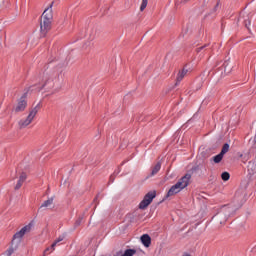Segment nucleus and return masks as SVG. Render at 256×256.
Instances as JSON below:
<instances>
[{"label": "nucleus", "mask_w": 256, "mask_h": 256, "mask_svg": "<svg viewBox=\"0 0 256 256\" xmlns=\"http://www.w3.org/2000/svg\"><path fill=\"white\" fill-rule=\"evenodd\" d=\"M24 181H27V173L22 172L19 176V180H18L16 186L14 187L15 191H19V189H21V187H23Z\"/></svg>", "instance_id": "11"}, {"label": "nucleus", "mask_w": 256, "mask_h": 256, "mask_svg": "<svg viewBox=\"0 0 256 256\" xmlns=\"http://www.w3.org/2000/svg\"><path fill=\"white\" fill-rule=\"evenodd\" d=\"M149 3V0H142L140 11H145L147 9V4Z\"/></svg>", "instance_id": "21"}, {"label": "nucleus", "mask_w": 256, "mask_h": 256, "mask_svg": "<svg viewBox=\"0 0 256 256\" xmlns=\"http://www.w3.org/2000/svg\"><path fill=\"white\" fill-rule=\"evenodd\" d=\"M48 251H51V248H46L43 256H46Z\"/></svg>", "instance_id": "26"}, {"label": "nucleus", "mask_w": 256, "mask_h": 256, "mask_svg": "<svg viewBox=\"0 0 256 256\" xmlns=\"http://www.w3.org/2000/svg\"><path fill=\"white\" fill-rule=\"evenodd\" d=\"M223 157L224 155L220 152L218 155L213 157L214 163H221V161H223Z\"/></svg>", "instance_id": "16"}, {"label": "nucleus", "mask_w": 256, "mask_h": 256, "mask_svg": "<svg viewBox=\"0 0 256 256\" xmlns=\"http://www.w3.org/2000/svg\"><path fill=\"white\" fill-rule=\"evenodd\" d=\"M53 25V2L43 11L40 18V33L45 36L51 31Z\"/></svg>", "instance_id": "1"}, {"label": "nucleus", "mask_w": 256, "mask_h": 256, "mask_svg": "<svg viewBox=\"0 0 256 256\" xmlns=\"http://www.w3.org/2000/svg\"><path fill=\"white\" fill-rule=\"evenodd\" d=\"M161 171V162H158L153 168L152 172L150 173V177L157 175Z\"/></svg>", "instance_id": "15"}, {"label": "nucleus", "mask_w": 256, "mask_h": 256, "mask_svg": "<svg viewBox=\"0 0 256 256\" xmlns=\"http://www.w3.org/2000/svg\"><path fill=\"white\" fill-rule=\"evenodd\" d=\"M254 145H256V136L254 137Z\"/></svg>", "instance_id": "28"}, {"label": "nucleus", "mask_w": 256, "mask_h": 256, "mask_svg": "<svg viewBox=\"0 0 256 256\" xmlns=\"http://www.w3.org/2000/svg\"><path fill=\"white\" fill-rule=\"evenodd\" d=\"M238 21H242L246 29H249V25H251V14L247 12H242L240 14V17L238 18Z\"/></svg>", "instance_id": "9"}, {"label": "nucleus", "mask_w": 256, "mask_h": 256, "mask_svg": "<svg viewBox=\"0 0 256 256\" xmlns=\"http://www.w3.org/2000/svg\"><path fill=\"white\" fill-rule=\"evenodd\" d=\"M187 1H190V0H183L184 3H187Z\"/></svg>", "instance_id": "29"}, {"label": "nucleus", "mask_w": 256, "mask_h": 256, "mask_svg": "<svg viewBox=\"0 0 256 256\" xmlns=\"http://www.w3.org/2000/svg\"><path fill=\"white\" fill-rule=\"evenodd\" d=\"M64 239H65L64 236H60V237H58V238L54 241V243H56V245H57V243H61V241H63Z\"/></svg>", "instance_id": "23"}, {"label": "nucleus", "mask_w": 256, "mask_h": 256, "mask_svg": "<svg viewBox=\"0 0 256 256\" xmlns=\"http://www.w3.org/2000/svg\"><path fill=\"white\" fill-rule=\"evenodd\" d=\"M34 225L35 223L31 221L29 224L25 225L18 232H16L12 237L11 245H19V243H21V241L23 240V237H25L27 233L32 231Z\"/></svg>", "instance_id": "5"}, {"label": "nucleus", "mask_w": 256, "mask_h": 256, "mask_svg": "<svg viewBox=\"0 0 256 256\" xmlns=\"http://www.w3.org/2000/svg\"><path fill=\"white\" fill-rule=\"evenodd\" d=\"M141 242L143 243L144 247H150L151 246V236H149L148 234L142 235Z\"/></svg>", "instance_id": "13"}, {"label": "nucleus", "mask_w": 256, "mask_h": 256, "mask_svg": "<svg viewBox=\"0 0 256 256\" xmlns=\"http://www.w3.org/2000/svg\"><path fill=\"white\" fill-rule=\"evenodd\" d=\"M137 253V250L135 249H127L125 250L124 254L122 256H133Z\"/></svg>", "instance_id": "18"}, {"label": "nucleus", "mask_w": 256, "mask_h": 256, "mask_svg": "<svg viewBox=\"0 0 256 256\" xmlns=\"http://www.w3.org/2000/svg\"><path fill=\"white\" fill-rule=\"evenodd\" d=\"M187 73H189V70L183 68L182 71H180L178 73V76L176 78V83H181V81H183V79L185 78V76L187 75Z\"/></svg>", "instance_id": "14"}, {"label": "nucleus", "mask_w": 256, "mask_h": 256, "mask_svg": "<svg viewBox=\"0 0 256 256\" xmlns=\"http://www.w3.org/2000/svg\"><path fill=\"white\" fill-rule=\"evenodd\" d=\"M222 155H225L226 153H229V144L225 143L222 147V150L220 152Z\"/></svg>", "instance_id": "19"}, {"label": "nucleus", "mask_w": 256, "mask_h": 256, "mask_svg": "<svg viewBox=\"0 0 256 256\" xmlns=\"http://www.w3.org/2000/svg\"><path fill=\"white\" fill-rule=\"evenodd\" d=\"M55 247H57V244L53 242V244L50 247L51 251H55Z\"/></svg>", "instance_id": "24"}, {"label": "nucleus", "mask_w": 256, "mask_h": 256, "mask_svg": "<svg viewBox=\"0 0 256 256\" xmlns=\"http://www.w3.org/2000/svg\"><path fill=\"white\" fill-rule=\"evenodd\" d=\"M27 109V93L23 94L14 105L12 111L14 113H23Z\"/></svg>", "instance_id": "7"}, {"label": "nucleus", "mask_w": 256, "mask_h": 256, "mask_svg": "<svg viewBox=\"0 0 256 256\" xmlns=\"http://www.w3.org/2000/svg\"><path fill=\"white\" fill-rule=\"evenodd\" d=\"M182 256H191V254H189V253L185 252V253H183V255H182Z\"/></svg>", "instance_id": "27"}, {"label": "nucleus", "mask_w": 256, "mask_h": 256, "mask_svg": "<svg viewBox=\"0 0 256 256\" xmlns=\"http://www.w3.org/2000/svg\"><path fill=\"white\" fill-rule=\"evenodd\" d=\"M43 81L46 89H57L59 83V70L52 66L47 67L43 73Z\"/></svg>", "instance_id": "2"}, {"label": "nucleus", "mask_w": 256, "mask_h": 256, "mask_svg": "<svg viewBox=\"0 0 256 256\" xmlns=\"http://www.w3.org/2000/svg\"><path fill=\"white\" fill-rule=\"evenodd\" d=\"M90 39H91V40H93V39H94V37H93V36H91V37H90Z\"/></svg>", "instance_id": "30"}, {"label": "nucleus", "mask_w": 256, "mask_h": 256, "mask_svg": "<svg viewBox=\"0 0 256 256\" xmlns=\"http://www.w3.org/2000/svg\"><path fill=\"white\" fill-rule=\"evenodd\" d=\"M54 201H55V197L52 196V197H49L46 201H44L41 206L38 208V212L39 211H43V209H49L51 207H55V204H54Z\"/></svg>", "instance_id": "10"}, {"label": "nucleus", "mask_w": 256, "mask_h": 256, "mask_svg": "<svg viewBox=\"0 0 256 256\" xmlns=\"http://www.w3.org/2000/svg\"><path fill=\"white\" fill-rule=\"evenodd\" d=\"M71 17H73V15L71 13H66L64 21H69V19H71Z\"/></svg>", "instance_id": "22"}, {"label": "nucleus", "mask_w": 256, "mask_h": 256, "mask_svg": "<svg viewBox=\"0 0 256 256\" xmlns=\"http://www.w3.org/2000/svg\"><path fill=\"white\" fill-rule=\"evenodd\" d=\"M13 253H15V248H13V244H12V246L8 250H6L2 254V256H11V255H13Z\"/></svg>", "instance_id": "17"}, {"label": "nucleus", "mask_w": 256, "mask_h": 256, "mask_svg": "<svg viewBox=\"0 0 256 256\" xmlns=\"http://www.w3.org/2000/svg\"><path fill=\"white\" fill-rule=\"evenodd\" d=\"M41 110V103L32 106L29 109V114L26 119H22L18 122V129H27L31 123H33V119L37 116V113Z\"/></svg>", "instance_id": "4"}, {"label": "nucleus", "mask_w": 256, "mask_h": 256, "mask_svg": "<svg viewBox=\"0 0 256 256\" xmlns=\"http://www.w3.org/2000/svg\"><path fill=\"white\" fill-rule=\"evenodd\" d=\"M157 197V192L150 191L145 196L144 199L139 204V209H147L151 203H153V199Z\"/></svg>", "instance_id": "8"}, {"label": "nucleus", "mask_w": 256, "mask_h": 256, "mask_svg": "<svg viewBox=\"0 0 256 256\" xmlns=\"http://www.w3.org/2000/svg\"><path fill=\"white\" fill-rule=\"evenodd\" d=\"M230 177H231V175L229 174V172H223L221 174L222 181H229Z\"/></svg>", "instance_id": "20"}, {"label": "nucleus", "mask_w": 256, "mask_h": 256, "mask_svg": "<svg viewBox=\"0 0 256 256\" xmlns=\"http://www.w3.org/2000/svg\"><path fill=\"white\" fill-rule=\"evenodd\" d=\"M232 209L224 206L221 210L213 217L214 221L217 222L219 225H223L227 223V219L231 217Z\"/></svg>", "instance_id": "6"}, {"label": "nucleus", "mask_w": 256, "mask_h": 256, "mask_svg": "<svg viewBox=\"0 0 256 256\" xmlns=\"http://www.w3.org/2000/svg\"><path fill=\"white\" fill-rule=\"evenodd\" d=\"M82 219H83V218H80L79 220L76 221V225H77V226L81 225Z\"/></svg>", "instance_id": "25"}, {"label": "nucleus", "mask_w": 256, "mask_h": 256, "mask_svg": "<svg viewBox=\"0 0 256 256\" xmlns=\"http://www.w3.org/2000/svg\"><path fill=\"white\" fill-rule=\"evenodd\" d=\"M191 181V174H185L175 185H173L168 193L167 197H173V195H177V193H181L185 187L189 186V182Z\"/></svg>", "instance_id": "3"}, {"label": "nucleus", "mask_w": 256, "mask_h": 256, "mask_svg": "<svg viewBox=\"0 0 256 256\" xmlns=\"http://www.w3.org/2000/svg\"><path fill=\"white\" fill-rule=\"evenodd\" d=\"M223 66H224V73L226 75H229V74L232 73V71H233V64L231 62L225 61Z\"/></svg>", "instance_id": "12"}]
</instances>
